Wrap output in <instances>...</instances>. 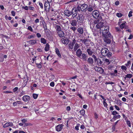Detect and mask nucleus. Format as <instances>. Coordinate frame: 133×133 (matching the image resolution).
<instances>
[{"label": "nucleus", "mask_w": 133, "mask_h": 133, "mask_svg": "<svg viewBox=\"0 0 133 133\" xmlns=\"http://www.w3.org/2000/svg\"><path fill=\"white\" fill-rule=\"evenodd\" d=\"M109 29L108 26H104V29H100L101 33H102L103 36L104 37H110L111 34L109 32Z\"/></svg>", "instance_id": "1"}, {"label": "nucleus", "mask_w": 133, "mask_h": 133, "mask_svg": "<svg viewBox=\"0 0 133 133\" xmlns=\"http://www.w3.org/2000/svg\"><path fill=\"white\" fill-rule=\"evenodd\" d=\"M56 32L60 37H62L64 36V33L61 30L60 26L58 25H57L55 27Z\"/></svg>", "instance_id": "2"}, {"label": "nucleus", "mask_w": 133, "mask_h": 133, "mask_svg": "<svg viewBox=\"0 0 133 133\" xmlns=\"http://www.w3.org/2000/svg\"><path fill=\"white\" fill-rule=\"evenodd\" d=\"M101 52L102 55L103 56H107L108 57H110L112 54L111 53L109 52V51L106 48H102L101 50Z\"/></svg>", "instance_id": "3"}, {"label": "nucleus", "mask_w": 133, "mask_h": 133, "mask_svg": "<svg viewBox=\"0 0 133 133\" xmlns=\"http://www.w3.org/2000/svg\"><path fill=\"white\" fill-rule=\"evenodd\" d=\"M77 42H78V41L74 39V48L73 51H76L77 50L79 49V48L81 46L80 44L78 43Z\"/></svg>", "instance_id": "4"}, {"label": "nucleus", "mask_w": 133, "mask_h": 133, "mask_svg": "<svg viewBox=\"0 0 133 133\" xmlns=\"http://www.w3.org/2000/svg\"><path fill=\"white\" fill-rule=\"evenodd\" d=\"M77 21L78 23H82L83 22L84 19V17L83 15H78L77 17Z\"/></svg>", "instance_id": "5"}, {"label": "nucleus", "mask_w": 133, "mask_h": 133, "mask_svg": "<svg viewBox=\"0 0 133 133\" xmlns=\"http://www.w3.org/2000/svg\"><path fill=\"white\" fill-rule=\"evenodd\" d=\"M50 2L45 1L44 4V6L45 9L46 10H47V9H48L47 11H49L50 9V6L49 4Z\"/></svg>", "instance_id": "6"}, {"label": "nucleus", "mask_w": 133, "mask_h": 133, "mask_svg": "<svg viewBox=\"0 0 133 133\" xmlns=\"http://www.w3.org/2000/svg\"><path fill=\"white\" fill-rule=\"evenodd\" d=\"M92 15L94 17L96 18H97L99 17V14L98 11H93Z\"/></svg>", "instance_id": "7"}, {"label": "nucleus", "mask_w": 133, "mask_h": 133, "mask_svg": "<svg viewBox=\"0 0 133 133\" xmlns=\"http://www.w3.org/2000/svg\"><path fill=\"white\" fill-rule=\"evenodd\" d=\"M81 10L82 11H85L87 9L88 6L87 5L85 4H84L81 6Z\"/></svg>", "instance_id": "8"}, {"label": "nucleus", "mask_w": 133, "mask_h": 133, "mask_svg": "<svg viewBox=\"0 0 133 133\" xmlns=\"http://www.w3.org/2000/svg\"><path fill=\"white\" fill-rule=\"evenodd\" d=\"M76 9H75L74 8H73L71 12V14H72V17H75L77 15V11Z\"/></svg>", "instance_id": "9"}, {"label": "nucleus", "mask_w": 133, "mask_h": 133, "mask_svg": "<svg viewBox=\"0 0 133 133\" xmlns=\"http://www.w3.org/2000/svg\"><path fill=\"white\" fill-rule=\"evenodd\" d=\"M103 22H100L98 23L96 26V27L97 29H104V27H103Z\"/></svg>", "instance_id": "10"}, {"label": "nucleus", "mask_w": 133, "mask_h": 133, "mask_svg": "<svg viewBox=\"0 0 133 133\" xmlns=\"http://www.w3.org/2000/svg\"><path fill=\"white\" fill-rule=\"evenodd\" d=\"M81 41H82L84 44L86 46H88L89 45V44L90 42V40L87 39H81Z\"/></svg>", "instance_id": "11"}, {"label": "nucleus", "mask_w": 133, "mask_h": 133, "mask_svg": "<svg viewBox=\"0 0 133 133\" xmlns=\"http://www.w3.org/2000/svg\"><path fill=\"white\" fill-rule=\"evenodd\" d=\"M76 55L80 57L82 54V51L80 49H79L76 51Z\"/></svg>", "instance_id": "12"}, {"label": "nucleus", "mask_w": 133, "mask_h": 133, "mask_svg": "<svg viewBox=\"0 0 133 133\" xmlns=\"http://www.w3.org/2000/svg\"><path fill=\"white\" fill-rule=\"evenodd\" d=\"M68 49L69 50H71L73 49L74 48V39L73 40L72 42L70 43L68 45Z\"/></svg>", "instance_id": "13"}, {"label": "nucleus", "mask_w": 133, "mask_h": 133, "mask_svg": "<svg viewBox=\"0 0 133 133\" xmlns=\"http://www.w3.org/2000/svg\"><path fill=\"white\" fill-rule=\"evenodd\" d=\"M30 99V97L28 96L25 95L22 97L23 100L24 102L29 101Z\"/></svg>", "instance_id": "14"}, {"label": "nucleus", "mask_w": 133, "mask_h": 133, "mask_svg": "<svg viewBox=\"0 0 133 133\" xmlns=\"http://www.w3.org/2000/svg\"><path fill=\"white\" fill-rule=\"evenodd\" d=\"M63 125L61 124H59L56 127V130L57 131H61L63 127Z\"/></svg>", "instance_id": "15"}, {"label": "nucleus", "mask_w": 133, "mask_h": 133, "mask_svg": "<svg viewBox=\"0 0 133 133\" xmlns=\"http://www.w3.org/2000/svg\"><path fill=\"white\" fill-rule=\"evenodd\" d=\"M23 104V102L20 101H17L13 103V105L14 107L16 106L18 104Z\"/></svg>", "instance_id": "16"}, {"label": "nucleus", "mask_w": 133, "mask_h": 133, "mask_svg": "<svg viewBox=\"0 0 133 133\" xmlns=\"http://www.w3.org/2000/svg\"><path fill=\"white\" fill-rule=\"evenodd\" d=\"M93 50L91 49L90 47H89V48L87 50V52H88V54L90 55L91 56L92 55L93 52Z\"/></svg>", "instance_id": "17"}, {"label": "nucleus", "mask_w": 133, "mask_h": 133, "mask_svg": "<svg viewBox=\"0 0 133 133\" xmlns=\"http://www.w3.org/2000/svg\"><path fill=\"white\" fill-rule=\"evenodd\" d=\"M13 125L12 123H6L3 125V127L4 128L7 127L9 126H13Z\"/></svg>", "instance_id": "18"}, {"label": "nucleus", "mask_w": 133, "mask_h": 133, "mask_svg": "<svg viewBox=\"0 0 133 133\" xmlns=\"http://www.w3.org/2000/svg\"><path fill=\"white\" fill-rule=\"evenodd\" d=\"M64 14L65 15L68 16H69L71 15V12L69 10H65L64 11Z\"/></svg>", "instance_id": "19"}, {"label": "nucleus", "mask_w": 133, "mask_h": 133, "mask_svg": "<svg viewBox=\"0 0 133 133\" xmlns=\"http://www.w3.org/2000/svg\"><path fill=\"white\" fill-rule=\"evenodd\" d=\"M77 21L75 20H72L70 22V24L72 26H76L77 25Z\"/></svg>", "instance_id": "20"}, {"label": "nucleus", "mask_w": 133, "mask_h": 133, "mask_svg": "<svg viewBox=\"0 0 133 133\" xmlns=\"http://www.w3.org/2000/svg\"><path fill=\"white\" fill-rule=\"evenodd\" d=\"M61 41L62 43L66 44H68L69 42V41L67 38L64 39L63 38L61 39Z\"/></svg>", "instance_id": "21"}, {"label": "nucleus", "mask_w": 133, "mask_h": 133, "mask_svg": "<svg viewBox=\"0 0 133 133\" xmlns=\"http://www.w3.org/2000/svg\"><path fill=\"white\" fill-rule=\"evenodd\" d=\"M104 42L107 43H110L111 42V40L109 37H104Z\"/></svg>", "instance_id": "22"}, {"label": "nucleus", "mask_w": 133, "mask_h": 133, "mask_svg": "<svg viewBox=\"0 0 133 133\" xmlns=\"http://www.w3.org/2000/svg\"><path fill=\"white\" fill-rule=\"evenodd\" d=\"M81 58L84 61H86L87 60V56L84 54H82L81 55Z\"/></svg>", "instance_id": "23"}, {"label": "nucleus", "mask_w": 133, "mask_h": 133, "mask_svg": "<svg viewBox=\"0 0 133 133\" xmlns=\"http://www.w3.org/2000/svg\"><path fill=\"white\" fill-rule=\"evenodd\" d=\"M127 24V23L125 22H124L123 23L121 24L120 25V28L121 29H123L124 28H126V25Z\"/></svg>", "instance_id": "24"}, {"label": "nucleus", "mask_w": 133, "mask_h": 133, "mask_svg": "<svg viewBox=\"0 0 133 133\" xmlns=\"http://www.w3.org/2000/svg\"><path fill=\"white\" fill-rule=\"evenodd\" d=\"M78 32L81 34H82L83 32V29L82 28L79 27L77 29Z\"/></svg>", "instance_id": "25"}, {"label": "nucleus", "mask_w": 133, "mask_h": 133, "mask_svg": "<svg viewBox=\"0 0 133 133\" xmlns=\"http://www.w3.org/2000/svg\"><path fill=\"white\" fill-rule=\"evenodd\" d=\"M87 61L88 63L90 64H92L93 63V59L91 57H89L88 58Z\"/></svg>", "instance_id": "26"}, {"label": "nucleus", "mask_w": 133, "mask_h": 133, "mask_svg": "<svg viewBox=\"0 0 133 133\" xmlns=\"http://www.w3.org/2000/svg\"><path fill=\"white\" fill-rule=\"evenodd\" d=\"M28 42L30 44L32 45L36 43V40H32L28 41Z\"/></svg>", "instance_id": "27"}, {"label": "nucleus", "mask_w": 133, "mask_h": 133, "mask_svg": "<svg viewBox=\"0 0 133 133\" xmlns=\"http://www.w3.org/2000/svg\"><path fill=\"white\" fill-rule=\"evenodd\" d=\"M56 52L57 55L59 57H61V55L60 53V52L58 48H56Z\"/></svg>", "instance_id": "28"}, {"label": "nucleus", "mask_w": 133, "mask_h": 133, "mask_svg": "<svg viewBox=\"0 0 133 133\" xmlns=\"http://www.w3.org/2000/svg\"><path fill=\"white\" fill-rule=\"evenodd\" d=\"M49 49V45L48 43L46 44L45 48V51H48Z\"/></svg>", "instance_id": "29"}, {"label": "nucleus", "mask_w": 133, "mask_h": 133, "mask_svg": "<svg viewBox=\"0 0 133 133\" xmlns=\"http://www.w3.org/2000/svg\"><path fill=\"white\" fill-rule=\"evenodd\" d=\"M132 76V75L131 74H127L125 76V77H124V78L125 79L126 78H131Z\"/></svg>", "instance_id": "30"}, {"label": "nucleus", "mask_w": 133, "mask_h": 133, "mask_svg": "<svg viewBox=\"0 0 133 133\" xmlns=\"http://www.w3.org/2000/svg\"><path fill=\"white\" fill-rule=\"evenodd\" d=\"M94 7L92 6H89L88 8H87L88 10L89 11H91L93 10L94 9Z\"/></svg>", "instance_id": "31"}, {"label": "nucleus", "mask_w": 133, "mask_h": 133, "mask_svg": "<svg viewBox=\"0 0 133 133\" xmlns=\"http://www.w3.org/2000/svg\"><path fill=\"white\" fill-rule=\"evenodd\" d=\"M98 69L99 70V72L101 74H103L104 73V70L102 68H99Z\"/></svg>", "instance_id": "32"}, {"label": "nucleus", "mask_w": 133, "mask_h": 133, "mask_svg": "<svg viewBox=\"0 0 133 133\" xmlns=\"http://www.w3.org/2000/svg\"><path fill=\"white\" fill-rule=\"evenodd\" d=\"M117 71L116 70H115L114 72L111 73V76H117Z\"/></svg>", "instance_id": "33"}, {"label": "nucleus", "mask_w": 133, "mask_h": 133, "mask_svg": "<svg viewBox=\"0 0 133 133\" xmlns=\"http://www.w3.org/2000/svg\"><path fill=\"white\" fill-rule=\"evenodd\" d=\"M41 42L42 43L45 44L46 43V40L43 38H41Z\"/></svg>", "instance_id": "34"}, {"label": "nucleus", "mask_w": 133, "mask_h": 133, "mask_svg": "<svg viewBox=\"0 0 133 133\" xmlns=\"http://www.w3.org/2000/svg\"><path fill=\"white\" fill-rule=\"evenodd\" d=\"M121 68L122 70L124 71H125L127 69V68L126 66L124 65L121 66Z\"/></svg>", "instance_id": "35"}, {"label": "nucleus", "mask_w": 133, "mask_h": 133, "mask_svg": "<svg viewBox=\"0 0 133 133\" xmlns=\"http://www.w3.org/2000/svg\"><path fill=\"white\" fill-rule=\"evenodd\" d=\"M80 112L82 116H83L85 115V111L83 109H82L80 111Z\"/></svg>", "instance_id": "36"}, {"label": "nucleus", "mask_w": 133, "mask_h": 133, "mask_svg": "<svg viewBox=\"0 0 133 133\" xmlns=\"http://www.w3.org/2000/svg\"><path fill=\"white\" fill-rule=\"evenodd\" d=\"M97 63L98 64H100L101 65L102 64V62L101 61V59H98L97 61Z\"/></svg>", "instance_id": "37"}, {"label": "nucleus", "mask_w": 133, "mask_h": 133, "mask_svg": "<svg viewBox=\"0 0 133 133\" xmlns=\"http://www.w3.org/2000/svg\"><path fill=\"white\" fill-rule=\"evenodd\" d=\"M131 64V62L130 61H128L127 63V64H125V65L127 67H129V66H130V65Z\"/></svg>", "instance_id": "38"}, {"label": "nucleus", "mask_w": 133, "mask_h": 133, "mask_svg": "<svg viewBox=\"0 0 133 133\" xmlns=\"http://www.w3.org/2000/svg\"><path fill=\"white\" fill-rule=\"evenodd\" d=\"M126 122L127 124V125L129 127H130L131 126V124H130V122L128 119H127L126 121Z\"/></svg>", "instance_id": "39"}, {"label": "nucleus", "mask_w": 133, "mask_h": 133, "mask_svg": "<svg viewBox=\"0 0 133 133\" xmlns=\"http://www.w3.org/2000/svg\"><path fill=\"white\" fill-rule=\"evenodd\" d=\"M114 68V67L113 66L111 65H110L108 66V69L110 70H112Z\"/></svg>", "instance_id": "40"}, {"label": "nucleus", "mask_w": 133, "mask_h": 133, "mask_svg": "<svg viewBox=\"0 0 133 133\" xmlns=\"http://www.w3.org/2000/svg\"><path fill=\"white\" fill-rule=\"evenodd\" d=\"M36 57H35V58H32V61H31V65H33L34 63V61L36 60Z\"/></svg>", "instance_id": "41"}, {"label": "nucleus", "mask_w": 133, "mask_h": 133, "mask_svg": "<svg viewBox=\"0 0 133 133\" xmlns=\"http://www.w3.org/2000/svg\"><path fill=\"white\" fill-rule=\"evenodd\" d=\"M75 9H76L77 10V12H78V11H80V10H81V7H80L79 6H78L77 8H74Z\"/></svg>", "instance_id": "42"}, {"label": "nucleus", "mask_w": 133, "mask_h": 133, "mask_svg": "<svg viewBox=\"0 0 133 133\" xmlns=\"http://www.w3.org/2000/svg\"><path fill=\"white\" fill-rule=\"evenodd\" d=\"M76 29L77 28L75 26H73L70 28V29H71L74 31H75L76 30Z\"/></svg>", "instance_id": "43"}, {"label": "nucleus", "mask_w": 133, "mask_h": 133, "mask_svg": "<svg viewBox=\"0 0 133 133\" xmlns=\"http://www.w3.org/2000/svg\"><path fill=\"white\" fill-rule=\"evenodd\" d=\"M33 98L35 99H36L37 98V97L38 96V95H37V94H33Z\"/></svg>", "instance_id": "44"}, {"label": "nucleus", "mask_w": 133, "mask_h": 133, "mask_svg": "<svg viewBox=\"0 0 133 133\" xmlns=\"http://www.w3.org/2000/svg\"><path fill=\"white\" fill-rule=\"evenodd\" d=\"M114 84V83L112 82H107L105 83V84Z\"/></svg>", "instance_id": "45"}, {"label": "nucleus", "mask_w": 133, "mask_h": 133, "mask_svg": "<svg viewBox=\"0 0 133 133\" xmlns=\"http://www.w3.org/2000/svg\"><path fill=\"white\" fill-rule=\"evenodd\" d=\"M132 11H130L128 14V16L129 17H130L132 16Z\"/></svg>", "instance_id": "46"}, {"label": "nucleus", "mask_w": 133, "mask_h": 133, "mask_svg": "<svg viewBox=\"0 0 133 133\" xmlns=\"http://www.w3.org/2000/svg\"><path fill=\"white\" fill-rule=\"evenodd\" d=\"M116 16L119 17H121L122 16V15L121 13H117Z\"/></svg>", "instance_id": "47"}, {"label": "nucleus", "mask_w": 133, "mask_h": 133, "mask_svg": "<svg viewBox=\"0 0 133 133\" xmlns=\"http://www.w3.org/2000/svg\"><path fill=\"white\" fill-rule=\"evenodd\" d=\"M92 57L94 59L95 62H96L97 61L98 59H97L95 55H93L92 56Z\"/></svg>", "instance_id": "48"}, {"label": "nucleus", "mask_w": 133, "mask_h": 133, "mask_svg": "<svg viewBox=\"0 0 133 133\" xmlns=\"http://www.w3.org/2000/svg\"><path fill=\"white\" fill-rule=\"evenodd\" d=\"M106 100V99H105V100H104L103 101V104L104 106L105 107H107L108 105L107 104L105 101Z\"/></svg>", "instance_id": "49"}, {"label": "nucleus", "mask_w": 133, "mask_h": 133, "mask_svg": "<svg viewBox=\"0 0 133 133\" xmlns=\"http://www.w3.org/2000/svg\"><path fill=\"white\" fill-rule=\"evenodd\" d=\"M28 29L31 32L33 31V29L31 26H29L28 28Z\"/></svg>", "instance_id": "50"}, {"label": "nucleus", "mask_w": 133, "mask_h": 133, "mask_svg": "<svg viewBox=\"0 0 133 133\" xmlns=\"http://www.w3.org/2000/svg\"><path fill=\"white\" fill-rule=\"evenodd\" d=\"M39 4L41 8L42 9H43V4L41 2H39Z\"/></svg>", "instance_id": "51"}, {"label": "nucleus", "mask_w": 133, "mask_h": 133, "mask_svg": "<svg viewBox=\"0 0 133 133\" xmlns=\"http://www.w3.org/2000/svg\"><path fill=\"white\" fill-rule=\"evenodd\" d=\"M37 67L39 68H42V65L40 64L36 63Z\"/></svg>", "instance_id": "52"}, {"label": "nucleus", "mask_w": 133, "mask_h": 133, "mask_svg": "<svg viewBox=\"0 0 133 133\" xmlns=\"http://www.w3.org/2000/svg\"><path fill=\"white\" fill-rule=\"evenodd\" d=\"M22 8L26 10H28L29 9V7L27 6H23Z\"/></svg>", "instance_id": "53"}, {"label": "nucleus", "mask_w": 133, "mask_h": 133, "mask_svg": "<svg viewBox=\"0 0 133 133\" xmlns=\"http://www.w3.org/2000/svg\"><path fill=\"white\" fill-rule=\"evenodd\" d=\"M27 120L25 119H22L21 121L22 123H23L24 124H25Z\"/></svg>", "instance_id": "54"}, {"label": "nucleus", "mask_w": 133, "mask_h": 133, "mask_svg": "<svg viewBox=\"0 0 133 133\" xmlns=\"http://www.w3.org/2000/svg\"><path fill=\"white\" fill-rule=\"evenodd\" d=\"M117 114V112L116 111H114L112 112V114L114 115H116Z\"/></svg>", "instance_id": "55"}, {"label": "nucleus", "mask_w": 133, "mask_h": 133, "mask_svg": "<svg viewBox=\"0 0 133 133\" xmlns=\"http://www.w3.org/2000/svg\"><path fill=\"white\" fill-rule=\"evenodd\" d=\"M11 14L13 16H15V12L14 11H11Z\"/></svg>", "instance_id": "56"}, {"label": "nucleus", "mask_w": 133, "mask_h": 133, "mask_svg": "<svg viewBox=\"0 0 133 133\" xmlns=\"http://www.w3.org/2000/svg\"><path fill=\"white\" fill-rule=\"evenodd\" d=\"M54 82H51L50 84V86L52 87H54Z\"/></svg>", "instance_id": "57"}, {"label": "nucleus", "mask_w": 133, "mask_h": 133, "mask_svg": "<svg viewBox=\"0 0 133 133\" xmlns=\"http://www.w3.org/2000/svg\"><path fill=\"white\" fill-rule=\"evenodd\" d=\"M43 28L44 30H46L47 29V26L46 24H43Z\"/></svg>", "instance_id": "58"}, {"label": "nucleus", "mask_w": 133, "mask_h": 133, "mask_svg": "<svg viewBox=\"0 0 133 133\" xmlns=\"http://www.w3.org/2000/svg\"><path fill=\"white\" fill-rule=\"evenodd\" d=\"M18 88L17 87H16L14 88L13 89V92H15L18 89Z\"/></svg>", "instance_id": "59"}, {"label": "nucleus", "mask_w": 133, "mask_h": 133, "mask_svg": "<svg viewBox=\"0 0 133 133\" xmlns=\"http://www.w3.org/2000/svg\"><path fill=\"white\" fill-rule=\"evenodd\" d=\"M115 107L116 109L117 110L119 111L120 110V109L119 107L116 105H115Z\"/></svg>", "instance_id": "60"}, {"label": "nucleus", "mask_w": 133, "mask_h": 133, "mask_svg": "<svg viewBox=\"0 0 133 133\" xmlns=\"http://www.w3.org/2000/svg\"><path fill=\"white\" fill-rule=\"evenodd\" d=\"M70 106H68L66 107V110L68 111H69L70 110Z\"/></svg>", "instance_id": "61"}, {"label": "nucleus", "mask_w": 133, "mask_h": 133, "mask_svg": "<svg viewBox=\"0 0 133 133\" xmlns=\"http://www.w3.org/2000/svg\"><path fill=\"white\" fill-rule=\"evenodd\" d=\"M114 117L116 118H119L121 117V116L119 115H118L115 116Z\"/></svg>", "instance_id": "62"}, {"label": "nucleus", "mask_w": 133, "mask_h": 133, "mask_svg": "<svg viewBox=\"0 0 133 133\" xmlns=\"http://www.w3.org/2000/svg\"><path fill=\"white\" fill-rule=\"evenodd\" d=\"M37 37L38 38L41 37V35L39 33H37L36 34Z\"/></svg>", "instance_id": "63"}, {"label": "nucleus", "mask_w": 133, "mask_h": 133, "mask_svg": "<svg viewBox=\"0 0 133 133\" xmlns=\"http://www.w3.org/2000/svg\"><path fill=\"white\" fill-rule=\"evenodd\" d=\"M115 29L117 31H121L120 29L116 27Z\"/></svg>", "instance_id": "64"}]
</instances>
